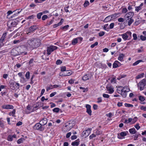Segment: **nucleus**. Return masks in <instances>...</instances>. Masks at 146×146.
<instances>
[{
  "label": "nucleus",
  "mask_w": 146,
  "mask_h": 146,
  "mask_svg": "<svg viewBox=\"0 0 146 146\" xmlns=\"http://www.w3.org/2000/svg\"><path fill=\"white\" fill-rule=\"evenodd\" d=\"M41 44L40 40L37 38H29L27 40L26 45L27 47L34 49L38 47Z\"/></svg>",
  "instance_id": "1"
},
{
  "label": "nucleus",
  "mask_w": 146,
  "mask_h": 146,
  "mask_svg": "<svg viewBox=\"0 0 146 146\" xmlns=\"http://www.w3.org/2000/svg\"><path fill=\"white\" fill-rule=\"evenodd\" d=\"M11 54L13 56H16L19 55H26L27 52H24L21 51L20 49L18 48H13L11 51Z\"/></svg>",
  "instance_id": "2"
},
{
  "label": "nucleus",
  "mask_w": 146,
  "mask_h": 146,
  "mask_svg": "<svg viewBox=\"0 0 146 146\" xmlns=\"http://www.w3.org/2000/svg\"><path fill=\"white\" fill-rule=\"evenodd\" d=\"M9 86L12 90L18 89L20 87V84L16 82L11 80L9 83Z\"/></svg>",
  "instance_id": "3"
},
{
  "label": "nucleus",
  "mask_w": 146,
  "mask_h": 146,
  "mask_svg": "<svg viewBox=\"0 0 146 146\" xmlns=\"http://www.w3.org/2000/svg\"><path fill=\"white\" fill-rule=\"evenodd\" d=\"M33 128L34 129L40 131H43L45 129V126H43L40 123H36Z\"/></svg>",
  "instance_id": "4"
},
{
  "label": "nucleus",
  "mask_w": 146,
  "mask_h": 146,
  "mask_svg": "<svg viewBox=\"0 0 146 146\" xmlns=\"http://www.w3.org/2000/svg\"><path fill=\"white\" fill-rule=\"evenodd\" d=\"M145 85H146V80L144 79L141 80L138 84V88L141 91L144 89Z\"/></svg>",
  "instance_id": "5"
},
{
  "label": "nucleus",
  "mask_w": 146,
  "mask_h": 146,
  "mask_svg": "<svg viewBox=\"0 0 146 146\" xmlns=\"http://www.w3.org/2000/svg\"><path fill=\"white\" fill-rule=\"evenodd\" d=\"M58 47L54 46L51 45L47 47V54L48 55L50 54L51 52L54 50H56Z\"/></svg>",
  "instance_id": "6"
},
{
  "label": "nucleus",
  "mask_w": 146,
  "mask_h": 146,
  "mask_svg": "<svg viewBox=\"0 0 146 146\" xmlns=\"http://www.w3.org/2000/svg\"><path fill=\"white\" fill-rule=\"evenodd\" d=\"M122 38L124 40H126L128 39V37L131 36V33L130 31H127L126 33H123L121 35Z\"/></svg>",
  "instance_id": "7"
},
{
  "label": "nucleus",
  "mask_w": 146,
  "mask_h": 146,
  "mask_svg": "<svg viewBox=\"0 0 146 146\" xmlns=\"http://www.w3.org/2000/svg\"><path fill=\"white\" fill-rule=\"evenodd\" d=\"M128 131L121 132L117 134V138L119 139H121L123 138V137L126 136L127 135V133Z\"/></svg>",
  "instance_id": "8"
},
{
  "label": "nucleus",
  "mask_w": 146,
  "mask_h": 146,
  "mask_svg": "<svg viewBox=\"0 0 146 146\" xmlns=\"http://www.w3.org/2000/svg\"><path fill=\"white\" fill-rule=\"evenodd\" d=\"M17 24V22L15 21H13L11 23H10V22H7V25L8 27L10 28L12 27H15Z\"/></svg>",
  "instance_id": "9"
},
{
  "label": "nucleus",
  "mask_w": 146,
  "mask_h": 146,
  "mask_svg": "<svg viewBox=\"0 0 146 146\" xmlns=\"http://www.w3.org/2000/svg\"><path fill=\"white\" fill-rule=\"evenodd\" d=\"M134 15L133 12H129L127 13L124 16V18H132Z\"/></svg>",
  "instance_id": "10"
},
{
  "label": "nucleus",
  "mask_w": 146,
  "mask_h": 146,
  "mask_svg": "<svg viewBox=\"0 0 146 146\" xmlns=\"http://www.w3.org/2000/svg\"><path fill=\"white\" fill-rule=\"evenodd\" d=\"M86 112L89 115H92V111L91 109V106L89 104L86 105Z\"/></svg>",
  "instance_id": "11"
},
{
  "label": "nucleus",
  "mask_w": 146,
  "mask_h": 146,
  "mask_svg": "<svg viewBox=\"0 0 146 146\" xmlns=\"http://www.w3.org/2000/svg\"><path fill=\"white\" fill-rule=\"evenodd\" d=\"M38 28V26L36 25H34L30 27L29 28V32H34Z\"/></svg>",
  "instance_id": "12"
},
{
  "label": "nucleus",
  "mask_w": 146,
  "mask_h": 146,
  "mask_svg": "<svg viewBox=\"0 0 146 146\" xmlns=\"http://www.w3.org/2000/svg\"><path fill=\"white\" fill-rule=\"evenodd\" d=\"M2 108L5 109H13L14 108L13 106L11 105H4L2 106Z\"/></svg>",
  "instance_id": "13"
},
{
  "label": "nucleus",
  "mask_w": 146,
  "mask_h": 146,
  "mask_svg": "<svg viewBox=\"0 0 146 146\" xmlns=\"http://www.w3.org/2000/svg\"><path fill=\"white\" fill-rule=\"evenodd\" d=\"M127 88V86H125L124 87H123L122 86H118L117 89V91L119 94H120L121 92L123 90H124L125 88Z\"/></svg>",
  "instance_id": "14"
},
{
  "label": "nucleus",
  "mask_w": 146,
  "mask_h": 146,
  "mask_svg": "<svg viewBox=\"0 0 146 146\" xmlns=\"http://www.w3.org/2000/svg\"><path fill=\"white\" fill-rule=\"evenodd\" d=\"M106 89L109 92V93L110 94H111L114 92L113 88L111 86H108L106 87Z\"/></svg>",
  "instance_id": "15"
},
{
  "label": "nucleus",
  "mask_w": 146,
  "mask_h": 146,
  "mask_svg": "<svg viewBox=\"0 0 146 146\" xmlns=\"http://www.w3.org/2000/svg\"><path fill=\"white\" fill-rule=\"evenodd\" d=\"M126 21L127 22L129 26H130L134 21L132 18H125Z\"/></svg>",
  "instance_id": "16"
},
{
  "label": "nucleus",
  "mask_w": 146,
  "mask_h": 146,
  "mask_svg": "<svg viewBox=\"0 0 146 146\" xmlns=\"http://www.w3.org/2000/svg\"><path fill=\"white\" fill-rule=\"evenodd\" d=\"M125 56V55L124 54L120 53L117 59L120 62H123L124 61L123 58Z\"/></svg>",
  "instance_id": "17"
},
{
  "label": "nucleus",
  "mask_w": 146,
  "mask_h": 146,
  "mask_svg": "<svg viewBox=\"0 0 146 146\" xmlns=\"http://www.w3.org/2000/svg\"><path fill=\"white\" fill-rule=\"evenodd\" d=\"M47 119L46 118H42L40 121V123L43 126H44L47 123Z\"/></svg>",
  "instance_id": "18"
},
{
  "label": "nucleus",
  "mask_w": 146,
  "mask_h": 146,
  "mask_svg": "<svg viewBox=\"0 0 146 146\" xmlns=\"http://www.w3.org/2000/svg\"><path fill=\"white\" fill-rule=\"evenodd\" d=\"M64 20L63 19H61L60 21L57 24H55L53 25V27L54 28H56L58 26H60L62 24Z\"/></svg>",
  "instance_id": "19"
},
{
  "label": "nucleus",
  "mask_w": 146,
  "mask_h": 146,
  "mask_svg": "<svg viewBox=\"0 0 146 146\" xmlns=\"http://www.w3.org/2000/svg\"><path fill=\"white\" fill-rule=\"evenodd\" d=\"M119 14V13H116L110 15L109 16L111 17V19H114L118 17L117 15Z\"/></svg>",
  "instance_id": "20"
},
{
  "label": "nucleus",
  "mask_w": 146,
  "mask_h": 146,
  "mask_svg": "<svg viewBox=\"0 0 146 146\" xmlns=\"http://www.w3.org/2000/svg\"><path fill=\"white\" fill-rule=\"evenodd\" d=\"M127 91L126 90H123L122 92L120 93V94L121 95V96L124 98H125L127 96Z\"/></svg>",
  "instance_id": "21"
},
{
  "label": "nucleus",
  "mask_w": 146,
  "mask_h": 146,
  "mask_svg": "<svg viewBox=\"0 0 146 146\" xmlns=\"http://www.w3.org/2000/svg\"><path fill=\"white\" fill-rule=\"evenodd\" d=\"M7 33H5L3 34L2 35L0 38V41L1 42H3L4 41V40L6 36L7 35Z\"/></svg>",
  "instance_id": "22"
},
{
  "label": "nucleus",
  "mask_w": 146,
  "mask_h": 146,
  "mask_svg": "<svg viewBox=\"0 0 146 146\" xmlns=\"http://www.w3.org/2000/svg\"><path fill=\"white\" fill-rule=\"evenodd\" d=\"M90 134V132L87 131H84L82 133L83 137H87Z\"/></svg>",
  "instance_id": "23"
},
{
  "label": "nucleus",
  "mask_w": 146,
  "mask_h": 146,
  "mask_svg": "<svg viewBox=\"0 0 146 146\" xmlns=\"http://www.w3.org/2000/svg\"><path fill=\"white\" fill-rule=\"evenodd\" d=\"M72 128L70 127L67 124L65 125V127L64 128V129H65L64 131L65 132H68Z\"/></svg>",
  "instance_id": "24"
},
{
  "label": "nucleus",
  "mask_w": 146,
  "mask_h": 146,
  "mask_svg": "<svg viewBox=\"0 0 146 146\" xmlns=\"http://www.w3.org/2000/svg\"><path fill=\"white\" fill-rule=\"evenodd\" d=\"M129 133L132 134H135L137 131L134 128H130L129 129Z\"/></svg>",
  "instance_id": "25"
},
{
  "label": "nucleus",
  "mask_w": 146,
  "mask_h": 146,
  "mask_svg": "<svg viewBox=\"0 0 146 146\" xmlns=\"http://www.w3.org/2000/svg\"><path fill=\"white\" fill-rule=\"evenodd\" d=\"M111 17L109 15L107 17L104 19V22L105 23H107L109 22L111 20Z\"/></svg>",
  "instance_id": "26"
},
{
  "label": "nucleus",
  "mask_w": 146,
  "mask_h": 146,
  "mask_svg": "<svg viewBox=\"0 0 146 146\" xmlns=\"http://www.w3.org/2000/svg\"><path fill=\"white\" fill-rule=\"evenodd\" d=\"M79 144V141H78L77 140L71 143V145L74 146H78Z\"/></svg>",
  "instance_id": "27"
},
{
  "label": "nucleus",
  "mask_w": 146,
  "mask_h": 146,
  "mask_svg": "<svg viewBox=\"0 0 146 146\" xmlns=\"http://www.w3.org/2000/svg\"><path fill=\"white\" fill-rule=\"evenodd\" d=\"M16 110L15 109H13L11 112L9 113V115L10 116H12L13 117H15V113Z\"/></svg>",
  "instance_id": "28"
},
{
  "label": "nucleus",
  "mask_w": 146,
  "mask_h": 146,
  "mask_svg": "<svg viewBox=\"0 0 146 146\" xmlns=\"http://www.w3.org/2000/svg\"><path fill=\"white\" fill-rule=\"evenodd\" d=\"M144 74L143 73L140 74H139L136 76V79H138L142 78L144 77Z\"/></svg>",
  "instance_id": "29"
},
{
  "label": "nucleus",
  "mask_w": 146,
  "mask_h": 146,
  "mask_svg": "<svg viewBox=\"0 0 146 146\" xmlns=\"http://www.w3.org/2000/svg\"><path fill=\"white\" fill-rule=\"evenodd\" d=\"M89 79V77L88 75L86 74L84 75L82 78V80L84 81H86Z\"/></svg>",
  "instance_id": "30"
},
{
  "label": "nucleus",
  "mask_w": 146,
  "mask_h": 146,
  "mask_svg": "<svg viewBox=\"0 0 146 146\" xmlns=\"http://www.w3.org/2000/svg\"><path fill=\"white\" fill-rule=\"evenodd\" d=\"M108 24L105 25L103 27V29L106 31H108L109 30V28L108 27Z\"/></svg>",
  "instance_id": "31"
},
{
  "label": "nucleus",
  "mask_w": 146,
  "mask_h": 146,
  "mask_svg": "<svg viewBox=\"0 0 146 146\" xmlns=\"http://www.w3.org/2000/svg\"><path fill=\"white\" fill-rule=\"evenodd\" d=\"M78 43V38H75L72 41V45H75Z\"/></svg>",
  "instance_id": "32"
},
{
  "label": "nucleus",
  "mask_w": 146,
  "mask_h": 146,
  "mask_svg": "<svg viewBox=\"0 0 146 146\" xmlns=\"http://www.w3.org/2000/svg\"><path fill=\"white\" fill-rule=\"evenodd\" d=\"M90 4L89 1L88 0H85L83 4L84 6L86 7L88 6Z\"/></svg>",
  "instance_id": "33"
},
{
  "label": "nucleus",
  "mask_w": 146,
  "mask_h": 146,
  "mask_svg": "<svg viewBox=\"0 0 146 146\" xmlns=\"http://www.w3.org/2000/svg\"><path fill=\"white\" fill-rule=\"evenodd\" d=\"M139 100L141 102H143L145 100V97L142 96H140L138 97Z\"/></svg>",
  "instance_id": "34"
},
{
  "label": "nucleus",
  "mask_w": 146,
  "mask_h": 146,
  "mask_svg": "<svg viewBox=\"0 0 146 146\" xmlns=\"http://www.w3.org/2000/svg\"><path fill=\"white\" fill-rule=\"evenodd\" d=\"M68 125L72 128L75 125V123L74 121L72 122H69L68 124Z\"/></svg>",
  "instance_id": "35"
},
{
  "label": "nucleus",
  "mask_w": 146,
  "mask_h": 146,
  "mask_svg": "<svg viewBox=\"0 0 146 146\" xmlns=\"http://www.w3.org/2000/svg\"><path fill=\"white\" fill-rule=\"evenodd\" d=\"M132 120V119L131 118H129L128 120L126 119L124 122V123H128L131 122Z\"/></svg>",
  "instance_id": "36"
},
{
  "label": "nucleus",
  "mask_w": 146,
  "mask_h": 146,
  "mask_svg": "<svg viewBox=\"0 0 146 146\" xmlns=\"http://www.w3.org/2000/svg\"><path fill=\"white\" fill-rule=\"evenodd\" d=\"M69 25H65L64 27H61L60 28V29L62 30H63L64 31H65L67 30L68 27H69Z\"/></svg>",
  "instance_id": "37"
},
{
  "label": "nucleus",
  "mask_w": 146,
  "mask_h": 146,
  "mask_svg": "<svg viewBox=\"0 0 146 146\" xmlns=\"http://www.w3.org/2000/svg\"><path fill=\"white\" fill-rule=\"evenodd\" d=\"M53 88V85L52 86L51 84H50L48 86L46 87V90L47 91H48L49 90L52 89Z\"/></svg>",
  "instance_id": "38"
},
{
  "label": "nucleus",
  "mask_w": 146,
  "mask_h": 146,
  "mask_svg": "<svg viewBox=\"0 0 146 146\" xmlns=\"http://www.w3.org/2000/svg\"><path fill=\"white\" fill-rule=\"evenodd\" d=\"M24 138H21L19 139L17 141V143L20 144L22 143L24 140Z\"/></svg>",
  "instance_id": "39"
},
{
  "label": "nucleus",
  "mask_w": 146,
  "mask_h": 146,
  "mask_svg": "<svg viewBox=\"0 0 146 146\" xmlns=\"http://www.w3.org/2000/svg\"><path fill=\"white\" fill-rule=\"evenodd\" d=\"M143 61L141 60H139L136 61L134 63L133 65V66H135L139 64L140 62H142Z\"/></svg>",
  "instance_id": "40"
},
{
  "label": "nucleus",
  "mask_w": 146,
  "mask_h": 146,
  "mask_svg": "<svg viewBox=\"0 0 146 146\" xmlns=\"http://www.w3.org/2000/svg\"><path fill=\"white\" fill-rule=\"evenodd\" d=\"M42 14L43 13L42 12H40L38 13L36 15L37 19H40L41 18V17Z\"/></svg>",
  "instance_id": "41"
},
{
  "label": "nucleus",
  "mask_w": 146,
  "mask_h": 146,
  "mask_svg": "<svg viewBox=\"0 0 146 146\" xmlns=\"http://www.w3.org/2000/svg\"><path fill=\"white\" fill-rule=\"evenodd\" d=\"M142 9V7H140V6H136L135 7V11L138 12L139 11Z\"/></svg>",
  "instance_id": "42"
},
{
  "label": "nucleus",
  "mask_w": 146,
  "mask_h": 146,
  "mask_svg": "<svg viewBox=\"0 0 146 146\" xmlns=\"http://www.w3.org/2000/svg\"><path fill=\"white\" fill-rule=\"evenodd\" d=\"M35 17H36V15H32L28 17L27 18V19H34Z\"/></svg>",
  "instance_id": "43"
},
{
  "label": "nucleus",
  "mask_w": 146,
  "mask_h": 146,
  "mask_svg": "<svg viewBox=\"0 0 146 146\" xmlns=\"http://www.w3.org/2000/svg\"><path fill=\"white\" fill-rule=\"evenodd\" d=\"M60 109L58 108H56L53 109V111L56 113L60 111Z\"/></svg>",
  "instance_id": "44"
},
{
  "label": "nucleus",
  "mask_w": 146,
  "mask_h": 146,
  "mask_svg": "<svg viewBox=\"0 0 146 146\" xmlns=\"http://www.w3.org/2000/svg\"><path fill=\"white\" fill-rule=\"evenodd\" d=\"M69 71L67 70L66 71V74H63L62 75V76H69L72 73L71 72H68Z\"/></svg>",
  "instance_id": "45"
},
{
  "label": "nucleus",
  "mask_w": 146,
  "mask_h": 146,
  "mask_svg": "<svg viewBox=\"0 0 146 146\" xmlns=\"http://www.w3.org/2000/svg\"><path fill=\"white\" fill-rule=\"evenodd\" d=\"M30 73L29 71L27 72L25 74V77L26 78L28 79L30 78Z\"/></svg>",
  "instance_id": "46"
},
{
  "label": "nucleus",
  "mask_w": 146,
  "mask_h": 146,
  "mask_svg": "<svg viewBox=\"0 0 146 146\" xmlns=\"http://www.w3.org/2000/svg\"><path fill=\"white\" fill-rule=\"evenodd\" d=\"M13 140V138L12 135H9L7 137V140L10 141H12Z\"/></svg>",
  "instance_id": "47"
},
{
  "label": "nucleus",
  "mask_w": 146,
  "mask_h": 146,
  "mask_svg": "<svg viewBox=\"0 0 146 146\" xmlns=\"http://www.w3.org/2000/svg\"><path fill=\"white\" fill-rule=\"evenodd\" d=\"M80 89H82L83 90V92H86L88 91V88H84L82 87H80Z\"/></svg>",
  "instance_id": "48"
},
{
  "label": "nucleus",
  "mask_w": 146,
  "mask_h": 146,
  "mask_svg": "<svg viewBox=\"0 0 146 146\" xmlns=\"http://www.w3.org/2000/svg\"><path fill=\"white\" fill-rule=\"evenodd\" d=\"M118 67L117 63L115 62V61L114 62L113 64V67L114 68H117Z\"/></svg>",
  "instance_id": "49"
},
{
  "label": "nucleus",
  "mask_w": 146,
  "mask_h": 146,
  "mask_svg": "<svg viewBox=\"0 0 146 146\" xmlns=\"http://www.w3.org/2000/svg\"><path fill=\"white\" fill-rule=\"evenodd\" d=\"M125 106L126 107H133V105L132 104H129L127 103H125Z\"/></svg>",
  "instance_id": "50"
},
{
  "label": "nucleus",
  "mask_w": 146,
  "mask_h": 146,
  "mask_svg": "<svg viewBox=\"0 0 146 146\" xmlns=\"http://www.w3.org/2000/svg\"><path fill=\"white\" fill-rule=\"evenodd\" d=\"M134 127L137 130L140 128V127L139 126V123H137L136 125H135Z\"/></svg>",
  "instance_id": "51"
},
{
  "label": "nucleus",
  "mask_w": 146,
  "mask_h": 146,
  "mask_svg": "<svg viewBox=\"0 0 146 146\" xmlns=\"http://www.w3.org/2000/svg\"><path fill=\"white\" fill-rule=\"evenodd\" d=\"M98 42H95V43H94V44H92L91 45L90 47L91 48H94L95 46L97 45H98Z\"/></svg>",
  "instance_id": "52"
},
{
  "label": "nucleus",
  "mask_w": 146,
  "mask_h": 146,
  "mask_svg": "<svg viewBox=\"0 0 146 146\" xmlns=\"http://www.w3.org/2000/svg\"><path fill=\"white\" fill-rule=\"evenodd\" d=\"M137 119L138 118L136 117H134V118L132 119V123H135L136 121H137Z\"/></svg>",
  "instance_id": "53"
},
{
  "label": "nucleus",
  "mask_w": 146,
  "mask_h": 146,
  "mask_svg": "<svg viewBox=\"0 0 146 146\" xmlns=\"http://www.w3.org/2000/svg\"><path fill=\"white\" fill-rule=\"evenodd\" d=\"M53 21V20H51L50 21H48L46 22V25L47 26H48V25H50L52 24V23Z\"/></svg>",
  "instance_id": "54"
},
{
  "label": "nucleus",
  "mask_w": 146,
  "mask_h": 146,
  "mask_svg": "<svg viewBox=\"0 0 146 146\" xmlns=\"http://www.w3.org/2000/svg\"><path fill=\"white\" fill-rule=\"evenodd\" d=\"M140 38L141 40L142 41H144L146 40V37L142 35L140 36Z\"/></svg>",
  "instance_id": "55"
},
{
  "label": "nucleus",
  "mask_w": 146,
  "mask_h": 146,
  "mask_svg": "<svg viewBox=\"0 0 146 146\" xmlns=\"http://www.w3.org/2000/svg\"><path fill=\"white\" fill-rule=\"evenodd\" d=\"M62 63V61L60 59L57 60L56 62V64L57 65H59L61 64Z\"/></svg>",
  "instance_id": "56"
},
{
  "label": "nucleus",
  "mask_w": 146,
  "mask_h": 146,
  "mask_svg": "<svg viewBox=\"0 0 146 146\" xmlns=\"http://www.w3.org/2000/svg\"><path fill=\"white\" fill-rule=\"evenodd\" d=\"M53 88H56L58 87H59L60 88H61L62 87H61V86L60 85H57V84H54L53 85Z\"/></svg>",
  "instance_id": "57"
},
{
  "label": "nucleus",
  "mask_w": 146,
  "mask_h": 146,
  "mask_svg": "<svg viewBox=\"0 0 146 146\" xmlns=\"http://www.w3.org/2000/svg\"><path fill=\"white\" fill-rule=\"evenodd\" d=\"M48 16L46 15H43L42 18V20L44 21L48 18Z\"/></svg>",
  "instance_id": "58"
},
{
  "label": "nucleus",
  "mask_w": 146,
  "mask_h": 146,
  "mask_svg": "<svg viewBox=\"0 0 146 146\" xmlns=\"http://www.w3.org/2000/svg\"><path fill=\"white\" fill-rule=\"evenodd\" d=\"M140 109L144 111H146V106H142L140 107Z\"/></svg>",
  "instance_id": "59"
},
{
  "label": "nucleus",
  "mask_w": 146,
  "mask_h": 146,
  "mask_svg": "<svg viewBox=\"0 0 146 146\" xmlns=\"http://www.w3.org/2000/svg\"><path fill=\"white\" fill-rule=\"evenodd\" d=\"M105 32L104 31H101L99 33V36H102L105 34Z\"/></svg>",
  "instance_id": "60"
},
{
  "label": "nucleus",
  "mask_w": 146,
  "mask_h": 146,
  "mask_svg": "<svg viewBox=\"0 0 146 146\" xmlns=\"http://www.w3.org/2000/svg\"><path fill=\"white\" fill-rule=\"evenodd\" d=\"M124 21V20L123 18L121 17L119 18L118 19V22H123Z\"/></svg>",
  "instance_id": "61"
},
{
  "label": "nucleus",
  "mask_w": 146,
  "mask_h": 146,
  "mask_svg": "<svg viewBox=\"0 0 146 146\" xmlns=\"http://www.w3.org/2000/svg\"><path fill=\"white\" fill-rule=\"evenodd\" d=\"M133 39L134 40H136L137 39V35L135 33H134L133 35Z\"/></svg>",
  "instance_id": "62"
},
{
  "label": "nucleus",
  "mask_w": 146,
  "mask_h": 146,
  "mask_svg": "<svg viewBox=\"0 0 146 146\" xmlns=\"http://www.w3.org/2000/svg\"><path fill=\"white\" fill-rule=\"evenodd\" d=\"M114 24L113 23H111L110 25V29H112L114 27Z\"/></svg>",
  "instance_id": "63"
},
{
  "label": "nucleus",
  "mask_w": 146,
  "mask_h": 146,
  "mask_svg": "<svg viewBox=\"0 0 146 146\" xmlns=\"http://www.w3.org/2000/svg\"><path fill=\"white\" fill-rule=\"evenodd\" d=\"M127 11V10L126 8H123L122 10V12L123 13H125Z\"/></svg>",
  "instance_id": "64"
}]
</instances>
